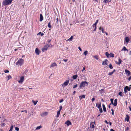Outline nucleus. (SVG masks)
<instances>
[{
	"instance_id": "f257e3e1",
	"label": "nucleus",
	"mask_w": 131,
	"mask_h": 131,
	"mask_svg": "<svg viewBox=\"0 0 131 131\" xmlns=\"http://www.w3.org/2000/svg\"><path fill=\"white\" fill-rule=\"evenodd\" d=\"M88 82L86 81H82L80 84V87L81 88H84L85 86H88Z\"/></svg>"
},
{
	"instance_id": "f03ea898",
	"label": "nucleus",
	"mask_w": 131,
	"mask_h": 131,
	"mask_svg": "<svg viewBox=\"0 0 131 131\" xmlns=\"http://www.w3.org/2000/svg\"><path fill=\"white\" fill-rule=\"evenodd\" d=\"M13 0H5L2 3L3 5L5 6L7 5L10 4Z\"/></svg>"
},
{
	"instance_id": "7ed1b4c3",
	"label": "nucleus",
	"mask_w": 131,
	"mask_h": 131,
	"mask_svg": "<svg viewBox=\"0 0 131 131\" xmlns=\"http://www.w3.org/2000/svg\"><path fill=\"white\" fill-rule=\"evenodd\" d=\"M24 62V60L21 58L19 59L18 61L16 62V64L18 66H21Z\"/></svg>"
},
{
	"instance_id": "20e7f679",
	"label": "nucleus",
	"mask_w": 131,
	"mask_h": 131,
	"mask_svg": "<svg viewBox=\"0 0 131 131\" xmlns=\"http://www.w3.org/2000/svg\"><path fill=\"white\" fill-rule=\"evenodd\" d=\"M49 44H48L45 46L42 49V50L43 52H44L47 50L48 47H50Z\"/></svg>"
},
{
	"instance_id": "39448f33",
	"label": "nucleus",
	"mask_w": 131,
	"mask_h": 131,
	"mask_svg": "<svg viewBox=\"0 0 131 131\" xmlns=\"http://www.w3.org/2000/svg\"><path fill=\"white\" fill-rule=\"evenodd\" d=\"M96 106L99 108L100 113H102L103 111L101 107V103L100 104H96Z\"/></svg>"
},
{
	"instance_id": "423d86ee",
	"label": "nucleus",
	"mask_w": 131,
	"mask_h": 131,
	"mask_svg": "<svg viewBox=\"0 0 131 131\" xmlns=\"http://www.w3.org/2000/svg\"><path fill=\"white\" fill-rule=\"evenodd\" d=\"M130 90V87L129 88L127 86H126L124 88V91L125 93L127 92V90L128 91H129Z\"/></svg>"
},
{
	"instance_id": "0eeeda50",
	"label": "nucleus",
	"mask_w": 131,
	"mask_h": 131,
	"mask_svg": "<svg viewBox=\"0 0 131 131\" xmlns=\"http://www.w3.org/2000/svg\"><path fill=\"white\" fill-rule=\"evenodd\" d=\"M24 77L23 76L21 77L20 78V80L18 81L21 84L24 81Z\"/></svg>"
},
{
	"instance_id": "6e6552de",
	"label": "nucleus",
	"mask_w": 131,
	"mask_h": 131,
	"mask_svg": "<svg viewBox=\"0 0 131 131\" xmlns=\"http://www.w3.org/2000/svg\"><path fill=\"white\" fill-rule=\"evenodd\" d=\"M69 80H66L63 83V84H62V86L63 87V86H66L68 85L69 83Z\"/></svg>"
},
{
	"instance_id": "1a4fd4ad",
	"label": "nucleus",
	"mask_w": 131,
	"mask_h": 131,
	"mask_svg": "<svg viewBox=\"0 0 131 131\" xmlns=\"http://www.w3.org/2000/svg\"><path fill=\"white\" fill-rule=\"evenodd\" d=\"M48 114V113L47 112H45L41 113L40 115L41 116L44 117L46 116Z\"/></svg>"
},
{
	"instance_id": "9d476101",
	"label": "nucleus",
	"mask_w": 131,
	"mask_h": 131,
	"mask_svg": "<svg viewBox=\"0 0 131 131\" xmlns=\"http://www.w3.org/2000/svg\"><path fill=\"white\" fill-rule=\"evenodd\" d=\"M118 62L115 61V63L117 64L120 65L122 61L120 58H119L118 59Z\"/></svg>"
},
{
	"instance_id": "9b49d317",
	"label": "nucleus",
	"mask_w": 131,
	"mask_h": 131,
	"mask_svg": "<svg viewBox=\"0 0 131 131\" xmlns=\"http://www.w3.org/2000/svg\"><path fill=\"white\" fill-rule=\"evenodd\" d=\"M125 72L126 73V74L128 75V76H129L130 75V72L128 70L125 69Z\"/></svg>"
},
{
	"instance_id": "f8f14e48",
	"label": "nucleus",
	"mask_w": 131,
	"mask_h": 131,
	"mask_svg": "<svg viewBox=\"0 0 131 131\" xmlns=\"http://www.w3.org/2000/svg\"><path fill=\"white\" fill-rule=\"evenodd\" d=\"M65 124L67 125L68 126H69L70 125H71L72 124L71 122L69 120L67 121H66Z\"/></svg>"
},
{
	"instance_id": "ddd939ff",
	"label": "nucleus",
	"mask_w": 131,
	"mask_h": 131,
	"mask_svg": "<svg viewBox=\"0 0 131 131\" xmlns=\"http://www.w3.org/2000/svg\"><path fill=\"white\" fill-rule=\"evenodd\" d=\"M35 52L37 55H38L39 54L40 51L38 48H36L35 50Z\"/></svg>"
},
{
	"instance_id": "4468645a",
	"label": "nucleus",
	"mask_w": 131,
	"mask_h": 131,
	"mask_svg": "<svg viewBox=\"0 0 131 131\" xmlns=\"http://www.w3.org/2000/svg\"><path fill=\"white\" fill-rule=\"evenodd\" d=\"M126 117L125 118V120L127 122H128L129 121V117L128 115H126Z\"/></svg>"
},
{
	"instance_id": "2eb2a0df",
	"label": "nucleus",
	"mask_w": 131,
	"mask_h": 131,
	"mask_svg": "<svg viewBox=\"0 0 131 131\" xmlns=\"http://www.w3.org/2000/svg\"><path fill=\"white\" fill-rule=\"evenodd\" d=\"M43 20V17L42 15L41 14H40V21H41Z\"/></svg>"
},
{
	"instance_id": "dca6fc26",
	"label": "nucleus",
	"mask_w": 131,
	"mask_h": 131,
	"mask_svg": "<svg viewBox=\"0 0 131 131\" xmlns=\"http://www.w3.org/2000/svg\"><path fill=\"white\" fill-rule=\"evenodd\" d=\"M57 65L56 63H54L52 64L50 66V67H54L55 66H57Z\"/></svg>"
},
{
	"instance_id": "f3484780",
	"label": "nucleus",
	"mask_w": 131,
	"mask_h": 131,
	"mask_svg": "<svg viewBox=\"0 0 131 131\" xmlns=\"http://www.w3.org/2000/svg\"><path fill=\"white\" fill-rule=\"evenodd\" d=\"M94 123H93V122L91 123L90 124V126L92 128H94Z\"/></svg>"
},
{
	"instance_id": "a211bd4d",
	"label": "nucleus",
	"mask_w": 131,
	"mask_h": 131,
	"mask_svg": "<svg viewBox=\"0 0 131 131\" xmlns=\"http://www.w3.org/2000/svg\"><path fill=\"white\" fill-rule=\"evenodd\" d=\"M107 60H105L103 62L102 64L106 66L107 64Z\"/></svg>"
},
{
	"instance_id": "6ab92c4d",
	"label": "nucleus",
	"mask_w": 131,
	"mask_h": 131,
	"mask_svg": "<svg viewBox=\"0 0 131 131\" xmlns=\"http://www.w3.org/2000/svg\"><path fill=\"white\" fill-rule=\"evenodd\" d=\"M125 40L126 42L128 43L129 41V39L128 37H126L125 38Z\"/></svg>"
},
{
	"instance_id": "aec40b11",
	"label": "nucleus",
	"mask_w": 131,
	"mask_h": 131,
	"mask_svg": "<svg viewBox=\"0 0 131 131\" xmlns=\"http://www.w3.org/2000/svg\"><path fill=\"white\" fill-rule=\"evenodd\" d=\"M117 99H116L114 101V102H113V105L115 106H116L117 105Z\"/></svg>"
},
{
	"instance_id": "412c9836",
	"label": "nucleus",
	"mask_w": 131,
	"mask_h": 131,
	"mask_svg": "<svg viewBox=\"0 0 131 131\" xmlns=\"http://www.w3.org/2000/svg\"><path fill=\"white\" fill-rule=\"evenodd\" d=\"M73 36H71V37L68 39H67V41H72V39L73 38Z\"/></svg>"
},
{
	"instance_id": "4be33fe9",
	"label": "nucleus",
	"mask_w": 131,
	"mask_h": 131,
	"mask_svg": "<svg viewBox=\"0 0 131 131\" xmlns=\"http://www.w3.org/2000/svg\"><path fill=\"white\" fill-rule=\"evenodd\" d=\"M80 98V100L82 99H84L85 97V95H83L82 96H79Z\"/></svg>"
},
{
	"instance_id": "5701e85b",
	"label": "nucleus",
	"mask_w": 131,
	"mask_h": 131,
	"mask_svg": "<svg viewBox=\"0 0 131 131\" xmlns=\"http://www.w3.org/2000/svg\"><path fill=\"white\" fill-rule=\"evenodd\" d=\"M102 107H103V111H104V112H106V107H105V105L103 104H102Z\"/></svg>"
},
{
	"instance_id": "b1692460",
	"label": "nucleus",
	"mask_w": 131,
	"mask_h": 131,
	"mask_svg": "<svg viewBox=\"0 0 131 131\" xmlns=\"http://www.w3.org/2000/svg\"><path fill=\"white\" fill-rule=\"evenodd\" d=\"M99 29L100 30H101L102 33H104L105 32L104 31V29L102 27H100L99 28Z\"/></svg>"
},
{
	"instance_id": "393cba45",
	"label": "nucleus",
	"mask_w": 131,
	"mask_h": 131,
	"mask_svg": "<svg viewBox=\"0 0 131 131\" xmlns=\"http://www.w3.org/2000/svg\"><path fill=\"white\" fill-rule=\"evenodd\" d=\"M98 23V20H97L96 22H95V23L94 24H93V27H94V26H96V25H97V23Z\"/></svg>"
},
{
	"instance_id": "a878e982",
	"label": "nucleus",
	"mask_w": 131,
	"mask_h": 131,
	"mask_svg": "<svg viewBox=\"0 0 131 131\" xmlns=\"http://www.w3.org/2000/svg\"><path fill=\"white\" fill-rule=\"evenodd\" d=\"M60 111H58V112H57V115L56 116V117H58L59 116L60 114Z\"/></svg>"
},
{
	"instance_id": "bb28decb",
	"label": "nucleus",
	"mask_w": 131,
	"mask_h": 131,
	"mask_svg": "<svg viewBox=\"0 0 131 131\" xmlns=\"http://www.w3.org/2000/svg\"><path fill=\"white\" fill-rule=\"evenodd\" d=\"M123 50H124L125 51L126 50V51H128V49L126 48V47H124L122 49V51H123Z\"/></svg>"
},
{
	"instance_id": "cd10ccee",
	"label": "nucleus",
	"mask_w": 131,
	"mask_h": 131,
	"mask_svg": "<svg viewBox=\"0 0 131 131\" xmlns=\"http://www.w3.org/2000/svg\"><path fill=\"white\" fill-rule=\"evenodd\" d=\"M93 2L94 4H96L98 3L97 0H93Z\"/></svg>"
},
{
	"instance_id": "c85d7f7f",
	"label": "nucleus",
	"mask_w": 131,
	"mask_h": 131,
	"mask_svg": "<svg viewBox=\"0 0 131 131\" xmlns=\"http://www.w3.org/2000/svg\"><path fill=\"white\" fill-rule=\"evenodd\" d=\"M88 54V51H85L83 53V55L85 56H86Z\"/></svg>"
},
{
	"instance_id": "c756f323",
	"label": "nucleus",
	"mask_w": 131,
	"mask_h": 131,
	"mask_svg": "<svg viewBox=\"0 0 131 131\" xmlns=\"http://www.w3.org/2000/svg\"><path fill=\"white\" fill-rule=\"evenodd\" d=\"M77 77H78L77 75H74L73 76L72 78H73L74 79H76V78H77Z\"/></svg>"
},
{
	"instance_id": "7c9ffc66",
	"label": "nucleus",
	"mask_w": 131,
	"mask_h": 131,
	"mask_svg": "<svg viewBox=\"0 0 131 131\" xmlns=\"http://www.w3.org/2000/svg\"><path fill=\"white\" fill-rule=\"evenodd\" d=\"M105 55L107 56V57L108 58L110 57V54L107 52L105 53Z\"/></svg>"
},
{
	"instance_id": "2f4dec72",
	"label": "nucleus",
	"mask_w": 131,
	"mask_h": 131,
	"mask_svg": "<svg viewBox=\"0 0 131 131\" xmlns=\"http://www.w3.org/2000/svg\"><path fill=\"white\" fill-rule=\"evenodd\" d=\"M7 81L8 80L10 79H11V76L9 75H8L7 77Z\"/></svg>"
},
{
	"instance_id": "473e14b6",
	"label": "nucleus",
	"mask_w": 131,
	"mask_h": 131,
	"mask_svg": "<svg viewBox=\"0 0 131 131\" xmlns=\"http://www.w3.org/2000/svg\"><path fill=\"white\" fill-rule=\"evenodd\" d=\"M114 57V54L112 53H111L110 54V57Z\"/></svg>"
},
{
	"instance_id": "72a5a7b5",
	"label": "nucleus",
	"mask_w": 131,
	"mask_h": 131,
	"mask_svg": "<svg viewBox=\"0 0 131 131\" xmlns=\"http://www.w3.org/2000/svg\"><path fill=\"white\" fill-rule=\"evenodd\" d=\"M42 127L41 126H38L36 128V130H38L40 129V128H41Z\"/></svg>"
},
{
	"instance_id": "f704fd0d",
	"label": "nucleus",
	"mask_w": 131,
	"mask_h": 131,
	"mask_svg": "<svg viewBox=\"0 0 131 131\" xmlns=\"http://www.w3.org/2000/svg\"><path fill=\"white\" fill-rule=\"evenodd\" d=\"M40 35L41 36H42L44 35L43 33H41V32H40L37 34V35Z\"/></svg>"
},
{
	"instance_id": "c9c22d12",
	"label": "nucleus",
	"mask_w": 131,
	"mask_h": 131,
	"mask_svg": "<svg viewBox=\"0 0 131 131\" xmlns=\"http://www.w3.org/2000/svg\"><path fill=\"white\" fill-rule=\"evenodd\" d=\"M13 127V125H12L10 127V130H9V131H12Z\"/></svg>"
},
{
	"instance_id": "e433bc0d",
	"label": "nucleus",
	"mask_w": 131,
	"mask_h": 131,
	"mask_svg": "<svg viewBox=\"0 0 131 131\" xmlns=\"http://www.w3.org/2000/svg\"><path fill=\"white\" fill-rule=\"evenodd\" d=\"M6 124L5 123H2L1 124V126L2 127H4V126Z\"/></svg>"
},
{
	"instance_id": "4c0bfd02",
	"label": "nucleus",
	"mask_w": 131,
	"mask_h": 131,
	"mask_svg": "<svg viewBox=\"0 0 131 131\" xmlns=\"http://www.w3.org/2000/svg\"><path fill=\"white\" fill-rule=\"evenodd\" d=\"M122 94H123V93L121 92H119V94H118L119 95L121 96H123Z\"/></svg>"
},
{
	"instance_id": "58836bf2",
	"label": "nucleus",
	"mask_w": 131,
	"mask_h": 131,
	"mask_svg": "<svg viewBox=\"0 0 131 131\" xmlns=\"http://www.w3.org/2000/svg\"><path fill=\"white\" fill-rule=\"evenodd\" d=\"M109 67L111 69H112L113 68L111 64H109Z\"/></svg>"
},
{
	"instance_id": "ea45409f",
	"label": "nucleus",
	"mask_w": 131,
	"mask_h": 131,
	"mask_svg": "<svg viewBox=\"0 0 131 131\" xmlns=\"http://www.w3.org/2000/svg\"><path fill=\"white\" fill-rule=\"evenodd\" d=\"M48 27L49 28H51V25H50V22H49L48 24Z\"/></svg>"
},
{
	"instance_id": "a19ab883",
	"label": "nucleus",
	"mask_w": 131,
	"mask_h": 131,
	"mask_svg": "<svg viewBox=\"0 0 131 131\" xmlns=\"http://www.w3.org/2000/svg\"><path fill=\"white\" fill-rule=\"evenodd\" d=\"M110 101H111V103L113 105V99H110Z\"/></svg>"
},
{
	"instance_id": "79ce46f5",
	"label": "nucleus",
	"mask_w": 131,
	"mask_h": 131,
	"mask_svg": "<svg viewBox=\"0 0 131 131\" xmlns=\"http://www.w3.org/2000/svg\"><path fill=\"white\" fill-rule=\"evenodd\" d=\"M32 101L35 105H36L37 104V103L38 102V101L36 102V101Z\"/></svg>"
},
{
	"instance_id": "37998d69",
	"label": "nucleus",
	"mask_w": 131,
	"mask_h": 131,
	"mask_svg": "<svg viewBox=\"0 0 131 131\" xmlns=\"http://www.w3.org/2000/svg\"><path fill=\"white\" fill-rule=\"evenodd\" d=\"M94 57L97 60H98V57L97 56H94Z\"/></svg>"
},
{
	"instance_id": "c03bdc74",
	"label": "nucleus",
	"mask_w": 131,
	"mask_h": 131,
	"mask_svg": "<svg viewBox=\"0 0 131 131\" xmlns=\"http://www.w3.org/2000/svg\"><path fill=\"white\" fill-rule=\"evenodd\" d=\"M113 73L112 72H110L108 73V75H110L112 74H113Z\"/></svg>"
},
{
	"instance_id": "a18cd8bd",
	"label": "nucleus",
	"mask_w": 131,
	"mask_h": 131,
	"mask_svg": "<svg viewBox=\"0 0 131 131\" xmlns=\"http://www.w3.org/2000/svg\"><path fill=\"white\" fill-rule=\"evenodd\" d=\"M15 129L17 131H18L19 130V128L17 127H16L15 128Z\"/></svg>"
},
{
	"instance_id": "49530a36",
	"label": "nucleus",
	"mask_w": 131,
	"mask_h": 131,
	"mask_svg": "<svg viewBox=\"0 0 131 131\" xmlns=\"http://www.w3.org/2000/svg\"><path fill=\"white\" fill-rule=\"evenodd\" d=\"M77 86H78L77 84H76V85H74L73 86V88H75L77 87Z\"/></svg>"
},
{
	"instance_id": "de8ad7c7",
	"label": "nucleus",
	"mask_w": 131,
	"mask_h": 131,
	"mask_svg": "<svg viewBox=\"0 0 131 131\" xmlns=\"http://www.w3.org/2000/svg\"><path fill=\"white\" fill-rule=\"evenodd\" d=\"M4 72L5 73H7L9 72V71L8 70H6L4 71Z\"/></svg>"
},
{
	"instance_id": "09e8293b",
	"label": "nucleus",
	"mask_w": 131,
	"mask_h": 131,
	"mask_svg": "<svg viewBox=\"0 0 131 131\" xmlns=\"http://www.w3.org/2000/svg\"><path fill=\"white\" fill-rule=\"evenodd\" d=\"M111 111H112V114L113 115L114 114V111L113 109H111Z\"/></svg>"
},
{
	"instance_id": "8fccbe9b",
	"label": "nucleus",
	"mask_w": 131,
	"mask_h": 131,
	"mask_svg": "<svg viewBox=\"0 0 131 131\" xmlns=\"http://www.w3.org/2000/svg\"><path fill=\"white\" fill-rule=\"evenodd\" d=\"M107 1H108V0H104L103 1V2L104 3H106Z\"/></svg>"
},
{
	"instance_id": "3c124183",
	"label": "nucleus",
	"mask_w": 131,
	"mask_h": 131,
	"mask_svg": "<svg viewBox=\"0 0 131 131\" xmlns=\"http://www.w3.org/2000/svg\"><path fill=\"white\" fill-rule=\"evenodd\" d=\"M62 107L61 106L60 107V110L59 111H60V112L61 110L62 109Z\"/></svg>"
},
{
	"instance_id": "603ef678",
	"label": "nucleus",
	"mask_w": 131,
	"mask_h": 131,
	"mask_svg": "<svg viewBox=\"0 0 131 131\" xmlns=\"http://www.w3.org/2000/svg\"><path fill=\"white\" fill-rule=\"evenodd\" d=\"M129 129V128L128 127H127L125 129V130H128Z\"/></svg>"
},
{
	"instance_id": "864d4df0",
	"label": "nucleus",
	"mask_w": 131,
	"mask_h": 131,
	"mask_svg": "<svg viewBox=\"0 0 131 131\" xmlns=\"http://www.w3.org/2000/svg\"><path fill=\"white\" fill-rule=\"evenodd\" d=\"M68 60L67 59H63V61H64L65 62H67Z\"/></svg>"
},
{
	"instance_id": "5fc2aeb1",
	"label": "nucleus",
	"mask_w": 131,
	"mask_h": 131,
	"mask_svg": "<svg viewBox=\"0 0 131 131\" xmlns=\"http://www.w3.org/2000/svg\"><path fill=\"white\" fill-rule=\"evenodd\" d=\"M105 122L107 124H109V123L108 122H107L106 120H105Z\"/></svg>"
},
{
	"instance_id": "6e6d98bb",
	"label": "nucleus",
	"mask_w": 131,
	"mask_h": 131,
	"mask_svg": "<svg viewBox=\"0 0 131 131\" xmlns=\"http://www.w3.org/2000/svg\"><path fill=\"white\" fill-rule=\"evenodd\" d=\"M78 48L80 50V51H82V49L80 47H78Z\"/></svg>"
},
{
	"instance_id": "4d7b16f0",
	"label": "nucleus",
	"mask_w": 131,
	"mask_h": 131,
	"mask_svg": "<svg viewBox=\"0 0 131 131\" xmlns=\"http://www.w3.org/2000/svg\"><path fill=\"white\" fill-rule=\"evenodd\" d=\"M95 27V28L93 30V31H95L96 30V26H94Z\"/></svg>"
},
{
	"instance_id": "13d9d810",
	"label": "nucleus",
	"mask_w": 131,
	"mask_h": 131,
	"mask_svg": "<svg viewBox=\"0 0 131 131\" xmlns=\"http://www.w3.org/2000/svg\"><path fill=\"white\" fill-rule=\"evenodd\" d=\"M63 101V99H61V100H60L59 101V102H60V103H61V102H62Z\"/></svg>"
},
{
	"instance_id": "bf43d9fd",
	"label": "nucleus",
	"mask_w": 131,
	"mask_h": 131,
	"mask_svg": "<svg viewBox=\"0 0 131 131\" xmlns=\"http://www.w3.org/2000/svg\"><path fill=\"white\" fill-rule=\"evenodd\" d=\"M95 100V99L94 98H93L91 99L92 101V102H93Z\"/></svg>"
},
{
	"instance_id": "052dcab7",
	"label": "nucleus",
	"mask_w": 131,
	"mask_h": 131,
	"mask_svg": "<svg viewBox=\"0 0 131 131\" xmlns=\"http://www.w3.org/2000/svg\"><path fill=\"white\" fill-rule=\"evenodd\" d=\"M131 79V76H130L128 78V80L129 81H130Z\"/></svg>"
},
{
	"instance_id": "680f3d73",
	"label": "nucleus",
	"mask_w": 131,
	"mask_h": 131,
	"mask_svg": "<svg viewBox=\"0 0 131 131\" xmlns=\"http://www.w3.org/2000/svg\"><path fill=\"white\" fill-rule=\"evenodd\" d=\"M84 70H85V68L84 67L82 70V71L83 72Z\"/></svg>"
},
{
	"instance_id": "e2e57ef3",
	"label": "nucleus",
	"mask_w": 131,
	"mask_h": 131,
	"mask_svg": "<svg viewBox=\"0 0 131 131\" xmlns=\"http://www.w3.org/2000/svg\"><path fill=\"white\" fill-rule=\"evenodd\" d=\"M111 131H115L113 129H111L110 130Z\"/></svg>"
},
{
	"instance_id": "0e129e2a",
	"label": "nucleus",
	"mask_w": 131,
	"mask_h": 131,
	"mask_svg": "<svg viewBox=\"0 0 131 131\" xmlns=\"http://www.w3.org/2000/svg\"><path fill=\"white\" fill-rule=\"evenodd\" d=\"M129 55H131V50H130V52H129Z\"/></svg>"
},
{
	"instance_id": "69168bd1",
	"label": "nucleus",
	"mask_w": 131,
	"mask_h": 131,
	"mask_svg": "<svg viewBox=\"0 0 131 131\" xmlns=\"http://www.w3.org/2000/svg\"><path fill=\"white\" fill-rule=\"evenodd\" d=\"M25 112L26 113H27V111L26 110H25V111H21V112Z\"/></svg>"
},
{
	"instance_id": "338daca9",
	"label": "nucleus",
	"mask_w": 131,
	"mask_h": 131,
	"mask_svg": "<svg viewBox=\"0 0 131 131\" xmlns=\"http://www.w3.org/2000/svg\"><path fill=\"white\" fill-rule=\"evenodd\" d=\"M50 41H51V40H48V42H50Z\"/></svg>"
},
{
	"instance_id": "774afa93",
	"label": "nucleus",
	"mask_w": 131,
	"mask_h": 131,
	"mask_svg": "<svg viewBox=\"0 0 131 131\" xmlns=\"http://www.w3.org/2000/svg\"><path fill=\"white\" fill-rule=\"evenodd\" d=\"M75 92H76L75 91H74L73 92V94H75Z\"/></svg>"
}]
</instances>
